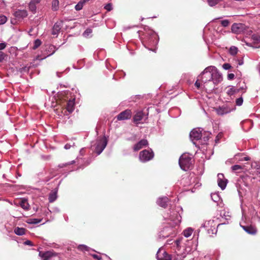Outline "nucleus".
Here are the masks:
<instances>
[{"instance_id": "nucleus-1", "label": "nucleus", "mask_w": 260, "mask_h": 260, "mask_svg": "<svg viewBox=\"0 0 260 260\" xmlns=\"http://www.w3.org/2000/svg\"><path fill=\"white\" fill-rule=\"evenodd\" d=\"M182 209L177 207L175 209L168 211L164 215V219L166 221V224L159 232V238H165L172 235L173 236L177 234V227L181 222V216L179 213Z\"/></svg>"}, {"instance_id": "nucleus-2", "label": "nucleus", "mask_w": 260, "mask_h": 260, "mask_svg": "<svg viewBox=\"0 0 260 260\" xmlns=\"http://www.w3.org/2000/svg\"><path fill=\"white\" fill-rule=\"evenodd\" d=\"M204 84V87L206 90L211 91L216 88L223 79L222 74L214 66H210L206 68L198 76Z\"/></svg>"}, {"instance_id": "nucleus-3", "label": "nucleus", "mask_w": 260, "mask_h": 260, "mask_svg": "<svg viewBox=\"0 0 260 260\" xmlns=\"http://www.w3.org/2000/svg\"><path fill=\"white\" fill-rule=\"evenodd\" d=\"M179 164L182 170L187 171L192 166V159L188 154H183L179 158Z\"/></svg>"}, {"instance_id": "nucleus-4", "label": "nucleus", "mask_w": 260, "mask_h": 260, "mask_svg": "<svg viewBox=\"0 0 260 260\" xmlns=\"http://www.w3.org/2000/svg\"><path fill=\"white\" fill-rule=\"evenodd\" d=\"M231 31L235 34H248L251 31L248 26L241 23H234L231 26Z\"/></svg>"}, {"instance_id": "nucleus-5", "label": "nucleus", "mask_w": 260, "mask_h": 260, "mask_svg": "<svg viewBox=\"0 0 260 260\" xmlns=\"http://www.w3.org/2000/svg\"><path fill=\"white\" fill-rule=\"evenodd\" d=\"M107 145V140L104 137L103 138L97 139L95 144L91 145V148L97 155H100L104 150Z\"/></svg>"}, {"instance_id": "nucleus-6", "label": "nucleus", "mask_w": 260, "mask_h": 260, "mask_svg": "<svg viewBox=\"0 0 260 260\" xmlns=\"http://www.w3.org/2000/svg\"><path fill=\"white\" fill-rule=\"evenodd\" d=\"M148 39L147 45L150 47H155L158 43V37L157 34L152 30H149L147 32Z\"/></svg>"}, {"instance_id": "nucleus-7", "label": "nucleus", "mask_w": 260, "mask_h": 260, "mask_svg": "<svg viewBox=\"0 0 260 260\" xmlns=\"http://www.w3.org/2000/svg\"><path fill=\"white\" fill-rule=\"evenodd\" d=\"M153 157L154 154L151 150H144L140 152L139 154L140 160L143 162L151 160L153 158Z\"/></svg>"}, {"instance_id": "nucleus-8", "label": "nucleus", "mask_w": 260, "mask_h": 260, "mask_svg": "<svg viewBox=\"0 0 260 260\" xmlns=\"http://www.w3.org/2000/svg\"><path fill=\"white\" fill-rule=\"evenodd\" d=\"M202 130L200 128H194L192 129L189 134L191 140L195 144L194 141H202L203 137Z\"/></svg>"}, {"instance_id": "nucleus-9", "label": "nucleus", "mask_w": 260, "mask_h": 260, "mask_svg": "<svg viewBox=\"0 0 260 260\" xmlns=\"http://www.w3.org/2000/svg\"><path fill=\"white\" fill-rule=\"evenodd\" d=\"M244 216H242V221L240 222V226L248 234L254 235L257 233V229L255 226L252 225H244L245 222L243 221Z\"/></svg>"}, {"instance_id": "nucleus-10", "label": "nucleus", "mask_w": 260, "mask_h": 260, "mask_svg": "<svg viewBox=\"0 0 260 260\" xmlns=\"http://www.w3.org/2000/svg\"><path fill=\"white\" fill-rule=\"evenodd\" d=\"M156 258L157 260H172V257L165 251L163 248H160L157 252Z\"/></svg>"}, {"instance_id": "nucleus-11", "label": "nucleus", "mask_w": 260, "mask_h": 260, "mask_svg": "<svg viewBox=\"0 0 260 260\" xmlns=\"http://www.w3.org/2000/svg\"><path fill=\"white\" fill-rule=\"evenodd\" d=\"M42 260H49L53 257L58 255V253L53 250H49L45 252L40 251L39 254Z\"/></svg>"}, {"instance_id": "nucleus-12", "label": "nucleus", "mask_w": 260, "mask_h": 260, "mask_svg": "<svg viewBox=\"0 0 260 260\" xmlns=\"http://www.w3.org/2000/svg\"><path fill=\"white\" fill-rule=\"evenodd\" d=\"M227 183L228 180L224 178L223 174L219 173L217 175L218 185L222 190L225 188Z\"/></svg>"}, {"instance_id": "nucleus-13", "label": "nucleus", "mask_w": 260, "mask_h": 260, "mask_svg": "<svg viewBox=\"0 0 260 260\" xmlns=\"http://www.w3.org/2000/svg\"><path fill=\"white\" fill-rule=\"evenodd\" d=\"M132 116V112L130 110H126L119 113L117 118L118 120H126L131 118Z\"/></svg>"}, {"instance_id": "nucleus-14", "label": "nucleus", "mask_w": 260, "mask_h": 260, "mask_svg": "<svg viewBox=\"0 0 260 260\" xmlns=\"http://www.w3.org/2000/svg\"><path fill=\"white\" fill-rule=\"evenodd\" d=\"M148 144V143L147 140L142 139L134 145V150L137 151L142 149L143 147L147 146Z\"/></svg>"}, {"instance_id": "nucleus-15", "label": "nucleus", "mask_w": 260, "mask_h": 260, "mask_svg": "<svg viewBox=\"0 0 260 260\" xmlns=\"http://www.w3.org/2000/svg\"><path fill=\"white\" fill-rule=\"evenodd\" d=\"M28 14L26 10H18L14 13L15 17L18 19H22L27 17Z\"/></svg>"}, {"instance_id": "nucleus-16", "label": "nucleus", "mask_w": 260, "mask_h": 260, "mask_svg": "<svg viewBox=\"0 0 260 260\" xmlns=\"http://www.w3.org/2000/svg\"><path fill=\"white\" fill-rule=\"evenodd\" d=\"M216 111L218 115H223L231 112V110L227 106H223L217 108Z\"/></svg>"}, {"instance_id": "nucleus-17", "label": "nucleus", "mask_w": 260, "mask_h": 260, "mask_svg": "<svg viewBox=\"0 0 260 260\" xmlns=\"http://www.w3.org/2000/svg\"><path fill=\"white\" fill-rule=\"evenodd\" d=\"M144 116V114L142 111H140L137 112L133 117L134 122L136 124L140 123V121L142 120Z\"/></svg>"}, {"instance_id": "nucleus-18", "label": "nucleus", "mask_w": 260, "mask_h": 260, "mask_svg": "<svg viewBox=\"0 0 260 260\" xmlns=\"http://www.w3.org/2000/svg\"><path fill=\"white\" fill-rule=\"evenodd\" d=\"M41 0H31L29 4V9L33 13H35L37 10V6L40 4Z\"/></svg>"}, {"instance_id": "nucleus-19", "label": "nucleus", "mask_w": 260, "mask_h": 260, "mask_svg": "<svg viewBox=\"0 0 260 260\" xmlns=\"http://www.w3.org/2000/svg\"><path fill=\"white\" fill-rule=\"evenodd\" d=\"M75 106V98L70 99L67 104L66 107V110L69 113H71L74 110Z\"/></svg>"}, {"instance_id": "nucleus-20", "label": "nucleus", "mask_w": 260, "mask_h": 260, "mask_svg": "<svg viewBox=\"0 0 260 260\" xmlns=\"http://www.w3.org/2000/svg\"><path fill=\"white\" fill-rule=\"evenodd\" d=\"M168 201L169 199L167 197H160L157 199V204L158 205L161 207L166 208V206H167Z\"/></svg>"}, {"instance_id": "nucleus-21", "label": "nucleus", "mask_w": 260, "mask_h": 260, "mask_svg": "<svg viewBox=\"0 0 260 260\" xmlns=\"http://www.w3.org/2000/svg\"><path fill=\"white\" fill-rule=\"evenodd\" d=\"M61 22L55 23L52 28V34L57 36L61 28Z\"/></svg>"}, {"instance_id": "nucleus-22", "label": "nucleus", "mask_w": 260, "mask_h": 260, "mask_svg": "<svg viewBox=\"0 0 260 260\" xmlns=\"http://www.w3.org/2000/svg\"><path fill=\"white\" fill-rule=\"evenodd\" d=\"M26 230L23 228L16 227L15 228L14 232L18 236H22L25 234Z\"/></svg>"}, {"instance_id": "nucleus-23", "label": "nucleus", "mask_w": 260, "mask_h": 260, "mask_svg": "<svg viewBox=\"0 0 260 260\" xmlns=\"http://www.w3.org/2000/svg\"><path fill=\"white\" fill-rule=\"evenodd\" d=\"M240 91V89H237L234 86H232L229 87V89L227 90V94L229 95H233L234 94Z\"/></svg>"}, {"instance_id": "nucleus-24", "label": "nucleus", "mask_w": 260, "mask_h": 260, "mask_svg": "<svg viewBox=\"0 0 260 260\" xmlns=\"http://www.w3.org/2000/svg\"><path fill=\"white\" fill-rule=\"evenodd\" d=\"M59 2L58 0H52L51 3V9L53 11H56L59 9Z\"/></svg>"}, {"instance_id": "nucleus-25", "label": "nucleus", "mask_w": 260, "mask_h": 260, "mask_svg": "<svg viewBox=\"0 0 260 260\" xmlns=\"http://www.w3.org/2000/svg\"><path fill=\"white\" fill-rule=\"evenodd\" d=\"M193 232V229L191 228H188L183 231V235L186 238H188L191 236Z\"/></svg>"}, {"instance_id": "nucleus-26", "label": "nucleus", "mask_w": 260, "mask_h": 260, "mask_svg": "<svg viewBox=\"0 0 260 260\" xmlns=\"http://www.w3.org/2000/svg\"><path fill=\"white\" fill-rule=\"evenodd\" d=\"M57 199V192L56 191L51 192L49 196V201L50 203L54 202Z\"/></svg>"}, {"instance_id": "nucleus-27", "label": "nucleus", "mask_w": 260, "mask_h": 260, "mask_svg": "<svg viewBox=\"0 0 260 260\" xmlns=\"http://www.w3.org/2000/svg\"><path fill=\"white\" fill-rule=\"evenodd\" d=\"M214 223L213 220H210L208 221H206L204 223L202 224V227L203 228H209V227H213V224Z\"/></svg>"}, {"instance_id": "nucleus-28", "label": "nucleus", "mask_w": 260, "mask_h": 260, "mask_svg": "<svg viewBox=\"0 0 260 260\" xmlns=\"http://www.w3.org/2000/svg\"><path fill=\"white\" fill-rule=\"evenodd\" d=\"M211 197L212 200L215 202H218L220 200L219 194L217 193H211Z\"/></svg>"}, {"instance_id": "nucleus-29", "label": "nucleus", "mask_w": 260, "mask_h": 260, "mask_svg": "<svg viewBox=\"0 0 260 260\" xmlns=\"http://www.w3.org/2000/svg\"><path fill=\"white\" fill-rule=\"evenodd\" d=\"M20 206L24 210H27L29 209V204L26 201L22 200L20 203Z\"/></svg>"}, {"instance_id": "nucleus-30", "label": "nucleus", "mask_w": 260, "mask_h": 260, "mask_svg": "<svg viewBox=\"0 0 260 260\" xmlns=\"http://www.w3.org/2000/svg\"><path fill=\"white\" fill-rule=\"evenodd\" d=\"M210 135H211V133H209L205 134V135L203 137V139H202V141H201V143L202 144H207V141L209 140V136Z\"/></svg>"}, {"instance_id": "nucleus-31", "label": "nucleus", "mask_w": 260, "mask_h": 260, "mask_svg": "<svg viewBox=\"0 0 260 260\" xmlns=\"http://www.w3.org/2000/svg\"><path fill=\"white\" fill-rule=\"evenodd\" d=\"M41 220H42L41 219H39L31 218L28 220V221H27V223H29V224H38V223H40L41 221Z\"/></svg>"}, {"instance_id": "nucleus-32", "label": "nucleus", "mask_w": 260, "mask_h": 260, "mask_svg": "<svg viewBox=\"0 0 260 260\" xmlns=\"http://www.w3.org/2000/svg\"><path fill=\"white\" fill-rule=\"evenodd\" d=\"M182 240V238L178 239L175 241H174V244L173 246L176 248V249H177L178 250H179L180 248V244L181 242V241Z\"/></svg>"}, {"instance_id": "nucleus-33", "label": "nucleus", "mask_w": 260, "mask_h": 260, "mask_svg": "<svg viewBox=\"0 0 260 260\" xmlns=\"http://www.w3.org/2000/svg\"><path fill=\"white\" fill-rule=\"evenodd\" d=\"M238 48L235 46H232L229 50V53L232 55H235L237 53Z\"/></svg>"}, {"instance_id": "nucleus-34", "label": "nucleus", "mask_w": 260, "mask_h": 260, "mask_svg": "<svg viewBox=\"0 0 260 260\" xmlns=\"http://www.w3.org/2000/svg\"><path fill=\"white\" fill-rule=\"evenodd\" d=\"M221 1L222 0H207V2L210 6L213 7Z\"/></svg>"}, {"instance_id": "nucleus-35", "label": "nucleus", "mask_w": 260, "mask_h": 260, "mask_svg": "<svg viewBox=\"0 0 260 260\" xmlns=\"http://www.w3.org/2000/svg\"><path fill=\"white\" fill-rule=\"evenodd\" d=\"M78 249L83 251H88L90 248L85 245H80L78 246Z\"/></svg>"}, {"instance_id": "nucleus-36", "label": "nucleus", "mask_w": 260, "mask_h": 260, "mask_svg": "<svg viewBox=\"0 0 260 260\" xmlns=\"http://www.w3.org/2000/svg\"><path fill=\"white\" fill-rule=\"evenodd\" d=\"M251 39L256 42H260V35L258 34H253L251 36Z\"/></svg>"}, {"instance_id": "nucleus-37", "label": "nucleus", "mask_w": 260, "mask_h": 260, "mask_svg": "<svg viewBox=\"0 0 260 260\" xmlns=\"http://www.w3.org/2000/svg\"><path fill=\"white\" fill-rule=\"evenodd\" d=\"M84 4L81 2V1H79L78 4L75 6V9L77 11L81 10L84 6Z\"/></svg>"}, {"instance_id": "nucleus-38", "label": "nucleus", "mask_w": 260, "mask_h": 260, "mask_svg": "<svg viewBox=\"0 0 260 260\" xmlns=\"http://www.w3.org/2000/svg\"><path fill=\"white\" fill-rule=\"evenodd\" d=\"M7 17L3 15H0V25L5 24L7 21Z\"/></svg>"}, {"instance_id": "nucleus-39", "label": "nucleus", "mask_w": 260, "mask_h": 260, "mask_svg": "<svg viewBox=\"0 0 260 260\" xmlns=\"http://www.w3.org/2000/svg\"><path fill=\"white\" fill-rule=\"evenodd\" d=\"M208 233L209 234H216L217 232V230L215 227V225H213V227H211L210 229L207 230Z\"/></svg>"}, {"instance_id": "nucleus-40", "label": "nucleus", "mask_w": 260, "mask_h": 260, "mask_svg": "<svg viewBox=\"0 0 260 260\" xmlns=\"http://www.w3.org/2000/svg\"><path fill=\"white\" fill-rule=\"evenodd\" d=\"M41 44V41L39 39H37L34 42L33 49H36L38 48Z\"/></svg>"}, {"instance_id": "nucleus-41", "label": "nucleus", "mask_w": 260, "mask_h": 260, "mask_svg": "<svg viewBox=\"0 0 260 260\" xmlns=\"http://www.w3.org/2000/svg\"><path fill=\"white\" fill-rule=\"evenodd\" d=\"M74 162H75V161L73 160V161L67 162V163L60 164H59L58 165V167L60 168H63V167H66L67 166H69V165H72V164H74Z\"/></svg>"}, {"instance_id": "nucleus-42", "label": "nucleus", "mask_w": 260, "mask_h": 260, "mask_svg": "<svg viewBox=\"0 0 260 260\" xmlns=\"http://www.w3.org/2000/svg\"><path fill=\"white\" fill-rule=\"evenodd\" d=\"M30 67L25 66L20 68L19 71L21 73H28L29 71Z\"/></svg>"}, {"instance_id": "nucleus-43", "label": "nucleus", "mask_w": 260, "mask_h": 260, "mask_svg": "<svg viewBox=\"0 0 260 260\" xmlns=\"http://www.w3.org/2000/svg\"><path fill=\"white\" fill-rule=\"evenodd\" d=\"M243 100L242 97L237 99L236 101V103L237 106H241L243 104Z\"/></svg>"}, {"instance_id": "nucleus-44", "label": "nucleus", "mask_w": 260, "mask_h": 260, "mask_svg": "<svg viewBox=\"0 0 260 260\" xmlns=\"http://www.w3.org/2000/svg\"><path fill=\"white\" fill-rule=\"evenodd\" d=\"M221 24L223 27H226L229 25L230 22L228 20L225 19L221 21Z\"/></svg>"}, {"instance_id": "nucleus-45", "label": "nucleus", "mask_w": 260, "mask_h": 260, "mask_svg": "<svg viewBox=\"0 0 260 260\" xmlns=\"http://www.w3.org/2000/svg\"><path fill=\"white\" fill-rule=\"evenodd\" d=\"M91 32H92L91 29L87 28L83 32V36L84 37H87V36H89Z\"/></svg>"}, {"instance_id": "nucleus-46", "label": "nucleus", "mask_w": 260, "mask_h": 260, "mask_svg": "<svg viewBox=\"0 0 260 260\" xmlns=\"http://www.w3.org/2000/svg\"><path fill=\"white\" fill-rule=\"evenodd\" d=\"M242 169V167L239 165H235L232 167V169L233 171H237Z\"/></svg>"}, {"instance_id": "nucleus-47", "label": "nucleus", "mask_w": 260, "mask_h": 260, "mask_svg": "<svg viewBox=\"0 0 260 260\" xmlns=\"http://www.w3.org/2000/svg\"><path fill=\"white\" fill-rule=\"evenodd\" d=\"M105 9L108 11H110L112 10L113 8H112V5L110 3H109L108 4H107L105 6Z\"/></svg>"}, {"instance_id": "nucleus-48", "label": "nucleus", "mask_w": 260, "mask_h": 260, "mask_svg": "<svg viewBox=\"0 0 260 260\" xmlns=\"http://www.w3.org/2000/svg\"><path fill=\"white\" fill-rule=\"evenodd\" d=\"M231 67L232 66H231V64L228 63H224L222 65V68L225 70H229L231 68Z\"/></svg>"}, {"instance_id": "nucleus-49", "label": "nucleus", "mask_w": 260, "mask_h": 260, "mask_svg": "<svg viewBox=\"0 0 260 260\" xmlns=\"http://www.w3.org/2000/svg\"><path fill=\"white\" fill-rule=\"evenodd\" d=\"M173 260H183L182 256L179 255H174V257H172Z\"/></svg>"}, {"instance_id": "nucleus-50", "label": "nucleus", "mask_w": 260, "mask_h": 260, "mask_svg": "<svg viewBox=\"0 0 260 260\" xmlns=\"http://www.w3.org/2000/svg\"><path fill=\"white\" fill-rule=\"evenodd\" d=\"M92 256L98 260H102V258L100 255H97V254H91Z\"/></svg>"}, {"instance_id": "nucleus-51", "label": "nucleus", "mask_w": 260, "mask_h": 260, "mask_svg": "<svg viewBox=\"0 0 260 260\" xmlns=\"http://www.w3.org/2000/svg\"><path fill=\"white\" fill-rule=\"evenodd\" d=\"M5 57V53L2 51H0V62H2Z\"/></svg>"}, {"instance_id": "nucleus-52", "label": "nucleus", "mask_w": 260, "mask_h": 260, "mask_svg": "<svg viewBox=\"0 0 260 260\" xmlns=\"http://www.w3.org/2000/svg\"><path fill=\"white\" fill-rule=\"evenodd\" d=\"M235 75L233 73H230L228 75V79L229 80H232L234 78Z\"/></svg>"}, {"instance_id": "nucleus-53", "label": "nucleus", "mask_w": 260, "mask_h": 260, "mask_svg": "<svg viewBox=\"0 0 260 260\" xmlns=\"http://www.w3.org/2000/svg\"><path fill=\"white\" fill-rule=\"evenodd\" d=\"M6 47V43H0V50L4 49Z\"/></svg>"}, {"instance_id": "nucleus-54", "label": "nucleus", "mask_w": 260, "mask_h": 260, "mask_svg": "<svg viewBox=\"0 0 260 260\" xmlns=\"http://www.w3.org/2000/svg\"><path fill=\"white\" fill-rule=\"evenodd\" d=\"M174 241L173 239H169L166 242V245H172L174 244Z\"/></svg>"}, {"instance_id": "nucleus-55", "label": "nucleus", "mask_w": 260, "mask_h": 260, "mask_svg": "<svg viewBox=\"0 0 260 260\" xmlns=\"http://www.w3.org/2000/svg\"><path fill=\"white\" fill-rule=\"evenodd\" d=\"M24 244L31 246L33 245L32 242L30 240H26L24 242Z\"/></svg>"}, {"instance_id": "nucleus-56", "label": "nucleus", "mask_w": 260, "mask_h": 260, "mask_svg": "<svg viewBox=\"0 0 260 260\" xmlns=\"http://www.w3.org/2000/svg\"><path fill=\"white\" fill-rule=\"evenodd\" d=\"M199 80V79L195 82L194 85L196 87H197L198 88H199L200 87V83L198 81Z\"/></svg>"}, {"instance_id": "nucleus-57", "label": "nucleus", "mask_w": 260, "mask_h": 260, "mask_svg": "<svg viewBox=\"0 0 260 260\" xmlns=\"http://www.w3.org/2000/svg\"><path fill=\"white\" fill-rule=\"evenodd\" d=\"M72 145L70 144H66L64 146V148L66 149H69L71 147Z\"/></svg>"}, {"instance_id": "nucleus-58", "label": "nucleus", "mask_w": 260, "mask_h": 260, "mask_svg": "<svg viewBox=\"0 0 260 260\" xmlns=\"http://www.w3.org/2000/svg\"><path fill=\"white\" fill-rule=\"evenodd\" d=\"M243 63H244V61H243V60L242 59V60H239V62H238V64L239 66H241V65H242L243 64Z\"/></svg>"}, {"instance_id": "nucleus-59", "label": "nucleus", "mask_w": 260, "mask_h": 260, "mask_svg": "<svg viewBox=\"0 0 260 260\" xmlns=\"http://www.w3.org/2000/svg\"><path fill=\"white\" fill-rule=\"evenodd\" d=\"M238 89H240V90H244L245 91V85L242 86L241 87H240V88H239Z\"/></svg>"}, {"instance_id": "nucleus-60", "label": "nucleus", "mask_w": 260, "mask_h": 260, "mask_svg": "<svg viewBox=\"0 0 260 260\" xmlns=\"http://www.w3.org/2000/svg\"><path fill=\"white\" fill-rule=\"evenodd\" d=\"M201 183H197L196 184V185L194 186H196V187H199L201 186Z\"/></svg>"}, {"instance_id": "nucleus-61", "label": "nucleus", "mask_w": 260, "mask_h": 260, "mask_svg": "<svg viewBox=\"0 0 260 260\" xmlns=\"http://www.w3.org/2000/svg\"><path fill=\"white\" fill-rule=\"evenodd\" d=\"M90 0H80L82 3H83L84 4H85L86 2L89 1Z\"/></svg>"}, {"instance_id": "nucleus-62", "label": "nucleus", "mask_w": 260, "mask_h": 260, "mask_svg": "<svg viewBox=\"0 0 260 260\" xmlns=\"http://www.w3.org/2000/svg\"><path fill=\"white\" fill-rule=\"evenodd\" d=\"M238 193H239V195L240 197H242V193L240 191V189H238Z\"/></svg>"}, {"instance_id": "nucleus-63", "label": "nucleus", "mask_w": 260, "mask_h": 260, "mask_svg": "<svg viewBox=\"0 0 260 260\" xmlns=\"http://www.w3.org/2000/svg\"><path fill=\"white\" fill-rule=\"evenodd\" d=\"M54 211L56 212H59V210L58 208H54Z\"/></svg>"}, {"instance_id": "nucleus-64", "label": "nucleus", "mask_w": 260, "mask_h": 260, "mask_svg": "<svg viewBox=\"0 0 260 260\" xmlns=\"http://www.w3.org/2000/svg\"><path fill=\"white\" fill-rule=\"evenodd\" d=\"M148 49L150 50H151L152 51H154V52H155V50H156L155 48H153H153H148Z\"/></svg>"}]
</instances>
